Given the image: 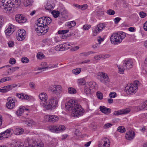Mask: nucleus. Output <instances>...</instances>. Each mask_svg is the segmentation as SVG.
<instances>
[{
  "label": "nucleus",
  "mask_w": 147,
  "mask_h": 147,
  "mask_svg": "<svg viewBox=\"0 0 147 147\" xmlns=\"http://www.w3.org/2000/svg\"><path fill=\"white\" fill-rule=\"evenodd\" d=\"M74 134L76 136H79L81 134V132L78 129H76Z\"/></svg>",
  "instance_id": "61"
},
{
  "label": "nucleus",
  "mask_w": 147,
  "mask_h": 147,
  "mask_svg": "<svg viewBox=\"0 0 147 147\" xmlns=\"http://www.w3.org/2000/svg\"><path fill=\"white\" fill-rule=\"evenodd\" d=\"M40 66V67L38 68V70H41L44 69H45V70H46V69H48V66H47V63L46 62H42L41 63Z\"/></svg>",
  "instance_id": "25"
},
{
  "label": "nucleus",
  "mask_w": 147,
  "mask_h": 147,
  "mask_svg": "<svg viewBox=\"0 0 147 147\" xmlns=\"http://www.w3.org/2000/svg\"><path fill=\"white\" fill-rule=\"evenodd\" d=\"M11 147H22V146L18 142H16L12 144L11 145Z\"/></svg>",
  "instance_id": "49"
},
{
  "label": "nucleus",
  "mask_w": 147,
  "mask_h": 147,
  "mask_svg": "<svg viewBox=\"0 0 147 147\" xmlns=\"http://www.w3.org/2000/svg\"><path fill=\"white\" fill-rule=\"evenodd\" d=\"M123 111L121 110L119 111H114L113 114L114 115L118 116L120 115L123 114Z\"/></svg>",
  "instance_id": "45"
},
{
  "label": "nucleus",
  "mask_w": 147,
  "mask_h": 147,
  "mask_svg": "<svg viewBox=\"0 0 147 147\" xmlns=\"http://www.w3.org/2000/svg\"><path fill=\"white\" fill-rule=\"evenodd\" d=\"M8 102L6 103V107L8 109H12L15 106V103L16 100L14 99L13 98L9 97L7 98Z\"/></svg>",
  "instance_id": "14"
},
{
  "label": "nucleus",
  "mask_w": 147,
  "mask_h": 147,
  "mask_svg": "<svg viewBox=\"0 0 147 147\" xmlns=\"http://www.w3.org/2000/svg\"><path fill=\"white\" fill-rule=\"evenodd\" d=\"M4 24V18L2 16L0 15V29L2 28Z\"/></svg>",
  "instance_id": "48"
},
{
  "label": "nucleus",
  "mask_w": 147,
  "mask_h": 147,
  "mask_svg": "<svg viewBox=\"0 0 147 147\" xmlns=\"http://www.w3.org/2000/svg\"><path fill=\"white\" fill-rule=\"evenodd\" d=\"M107 13L109 15H113L115 14V12L113 10L111 9H109L107 11Z\"/></svg>",
  "instance_id": "50"
},
{
  "label": "nucleus",
  "mask_w": 147,
  "mask_h": 147,
  "mask_svg": "<svg viewBox=\"0 0 147 147\" xmlns=\"http://www.w3.org/2000/svg\"><path fill=\"white\" fill-rule=\"evenodd\" d=\"M15 26L12 24H10L5 30V33L6 36L11 35L15 30Z\"/></svg>",
  "instance_id": "16"
},
{
  "label": "nucleus",
  "mask_w": 147,
  "mask_h": 147,
  "mask_svg": "<svg viewBox=\"0 0 147 147\" xmlns=\"http://www.w3.org/2000/svg\"><path fill=\"white\" fill-rule=\"evenodd\" d=\"M57 142L55 140H53L49 144L50 147H55Z\"/></svg>",
  "instance_id": "43"
},
{
  "label": "nucleus",
  "mask_w": 147,
  "mask_h": 147,
  "mask_svg": "<svg viewBox=\"0 0 147 147\" xmlns=\"http://www.w3.org/2000/svg\"><path fill=\"white\" fill-rule=\"evenodd\" d=\"M76 24V22L74 21H72L68 24V26L69 28H71L75 26Z\"/></svg>",
  "instance_id": "51"
},
{
  "label": "nucleus",
  "mask_w": 147,
  "mask_h": 147,
  "mask_svg": "<svg viewBox=\"0 0 147 147\" xmlns=\"http://www.w3.org/2000/svg\"><path fill=\"white\" fill-rule=\"evenodd\" d=\"M110 142L109 138L104 137L99 141L98 147H109Z\"/></svg>",
  "instance_id": "9"
},
{
  "label": "nucleus",
  "mask_w": 147,
  "mask_h": 147,
  "mask_svg": "<svg viewBox=\"0 0 147 147\" xmlns=\"http://www.w3.org/2000/svg\"><path fill=\"white\" fill-rule=\"evenodd\" d=\"M69 93L71 94H74L76 93V89L72 87H69L68 89Z\"/></svg>",
  "instance_id": "38"
},
{
  "label": "nucleus",
  "mask_w": 147,
  "mask_h": 147,
  "mask_svg": "<svg viewBox=\"0 0 147 147\" xmlns=\"http://www.w3.org/2000/svg\"><path fill=\"white\" fill-rule=\"evenodd\" d=\"M123 65L126 69H129L133 67V63L130 60L124 61Z\"/></svg>",
  "instance_id": "21"
},
{
  "label": "nucleus",
  "mask_w": 147,
  "mask_h": 147,
  "mask_svg": "<svg viewBox=\"0 0 147 147\" xmlns=\"http://www.w3.org/2000/svg\"><path fill=\"white\" fill-rule=\"evenodd\" d=\"M21 4L20 0H2L0 2V7L3 11L6 13L13 12V8H16Z\"/></svg>",
  "instance_id": "3"
},
{
  "label": "nucleus",
  "mask_w": 147,
  "mask_h": 147,
  "mask_svg": "<svg viewBox=\"0 0 147 147\" xmlns=\"http://www.w3.org/2000/svg\"><path fill=\"white\" fill-rule=\"evenodd\" d=\"M46 118L47 119L49 122H55L58 121L59 117L55 115H47L46 116Z\"/></svg>",
  "instance_id": "18"
},
{
  "label": "nucleus",
  "mask_w": 147,
  "mask_h": 147,
  "mask_svg": "<svg viewBox=\"0 0 147 147\" xmlns=\"http://www.w3.org/2000/svg\"><path fill=\"white\" fill-rule=\"evenodd\" d=\"M106 26V25L102 23L98 25L95 28L94 30L93 31V36H96L101 31L105 28Z\"/></svg>",
  "instance_id": "12"
},
{
  "label": "nucleus",
  "mask_w": 147,
  "mask_h": 147,
  "mask_svg": "<svg viewBox=\"0 0 147 147\" xmlns=\"http://www.w3.org/2000/svg\"><path fill=\"white\" fill-rule=\"evenodd\" d=\"M113 124L110 123H107L104 125L103 127L105 129L108 128L112 126Z\"/></svg>",
  "instance_id": "57"
},
{
  "label": "nucleus",
  "mask_w": 147,
  "mask_h": 147,
  "mask_svg": "<svg viewBox=\"0 0 147 147\" xmlns=\"http://www.w3.org/2000/svg\"><path fill=\"white\" fill-rule=\"evenodd\" d=\"M58 102V99L55 97H53L50 99L45 107L47 110L52 109H55L57 106Z\"/></svg>",
  "instance_id": "6"
},
{
  "label": "nucleus",
  "mask_w": 147,
  "mask_h": 147,
  "mask_svg": "<svg viewBox=\"0 0 147 147\" xmlns=\"http://www.w3.org/2000/svg\"><path fill=\"white\" fill-rule=\"evenodd\" d=\"M48 129L50 131L54 133H57L56 125L50 126L49 127Z\"/></svg>",
  "instance_id": "34"
},
{
  "label": "nucleus",
  "mask_w": 147,
  "mask_h": 147,
  "mask_svg": "<svg viewBox=\"0 0 147 147\" xmlns=\"http://www.w3.org/2000/svg\"><path fill=\"white\" fill-rule=\"evenodd\" d=\"M52 22L51 18L49 17H43L37 20L35 23V30L37 32L40 33L43 35L48 31V25Z\"/></svg>",
  "instance_id": "2"
},
{
  "label": "nucleus",
  "mask_w": 147,
  "mask_h": 147,
  "mask_svg": "<svg viewBox=\"0 0 147 147\" xmlns=\"http://www.w3.org/2000/svg\"><path fill=\"white\" fill-rule=\"evenodd\" d=\"M117 130L121 133H123L125 131V128L123 126H122L119 127H118Z\"/></svg>",
  "instance_id": "42"
},
{
  "label": "nucleus",
  "mask_w": 147,
  "mask_h": 147,
  "mask_svg": "<svg viewBox=\"0 0 147 147\" xmlns=\"http://www.w3.org/2000/svg\"><path fill=\"white\" fill-rule=\"evenodd\" d=\"M11 132V129H7L3 132H2L4 138H7L10 136V133Z\"/></svg>",
  "instance_id": "27"
},
{
  "label": "nucleus",
  "mask_w": 147,
  "mask_h": 147,
  "mask_svg": "<svg viewBox=\"0 0 147 147\" xmlns=\"http://www.w3.org/2000/svg\"><path fill=\"white\" fill-rule=\"evenodd\" d=\"M97 78L100 81L105 84L109 82V78L107 74L102 72H99L96 73Z\"/></svg>",
  "instance_id": "8"
},
{
  "label": "nucleus",
  "mask_w": 147,
  "mask_h": 147,
  "mask_svg": "<svg viewBox=\"0 0 147 147\" xmlns=\"http://www.w3.org/2000/svg\"><path fill=\"white\" fill-rule=\"evenodd\" d=\"M144 106V104H140L139 106L136 107L135 109L137 111H139L142 110L143 109H145V106Z\"/></svg>",
  "instance_id": "40"
},
{
  "label": "nucleus",
  "mask_w": 147,
  "mask_h": 147,
  "mask_svg": "<svg viewBox=\"0 0 147 147\" xmlns=\"http://www.w3.org/2000/svg\"><path fill=\"white\" fill-rule=\"evenodd\" d=\"M16 63V61L15 59L14 58H10L9 61V63L11 65H13L15 64Z\"/></svg>",
  "instance_id": "52"
},
{
  "label": "nucleus",
  "mask_w": 147,
  "mask_h": 147,
  "mask_svg": "<svg viewBox=\"0 0 147 147\" xmlns=\"http://www.w3.org/2000/svg\"><path fill=\"white\" fill-rule=\"evenodd\" d=\"M140 118L142 121H147V113H143L140 115Z\"/></svg>",
  "instance_id": "32"
},
{
  "label": "nucleus",
  "mask_w": 147,
  "mask_h": 147,
  "mask_svg": "<svg viewBox=\"0 0 147 147\" xmlns=\"http://www.w3.org/2000/svg\"><path fill=\"white\" fill-rule=\"evenodd\" d=\"M96 96L99 99H102L103 97L102 94L100 92H97L96 93Z\"/></svg>",
  "instance_id": "47"
},
{
  "label": "nucleus",
  "mask_w": 147,
  "mask_h": 147,
  "mask_svg": "<svg viewBox=\"0 0 147 147\" xmlns=\"http://www.w3.org/2000/svg\"><path fill=\"white\" fill-rule=\"evenodd\" d=\"M119 70V73L121 74H123L124 73V71L126 69L123 65H117Z\"/></svg>",
  "instance_id": "31"
},
{
  "label": "nucleus",
  "mask_w": 147,
  "mask_h": 147,
  "mask_svg": "<svg viewBox=\"0 0 147 147\" xmlns=\"http://www.w3.org/2000/svg\"><path fill=\"white\" fill-rule=\"evenodd\" d=\"M49 90L53 93L58 95L61 93L62 88L60 85H54L50 86L49 88Z\"/></svg>",
  "instance_id": "11"
},
{
  "label": "nucleus",
  "mask_w": 147,
  "mask_h": 147,
  "mask_svg": "<svg viewBox=\"0 0 147 147\" xmlns=\"http://www.w3.org/2000/svg\"><path fill=\"white\" fill-rule=\"evenodd\" d=\"M91 26L90 25H88L87 24L84 25L83 26V28L85 30H88L89 29Z\"/></svg>",
  "instance_id": "62"
},
{
  "label": "nucleus",
  "mask_w": 147,
  "mask_h": 147,
  "mask_svg": "<svg viewBox=\"0 0 147 147\" xmlns=\"http://www.w3.org/2000/svg\"><path fill=\"white\" fill-rule=\"evenodd\" d=\"M24 107L23 106H20L16 112V114L18 116L21 115L24 111Z\"/></svg>",
  "instance_id": "28"
},
{
  "label": "nucleus",
  "mask_w": 147,
  "mask_h": 147,
  "mask_svg": "<svg viewBox=\"0 0 147 147\" xmlns=\"http://www.w3.org/2000/svg\"><path fill=\"white\" fill-rule=\"evenodd\" d=\"M39 97L41 101V105L44 107L47 103V94L45 93H42L39 94Z\"/></svg>",
  "instance_id": "13"
},
{
  "label": "nucleus",
  "mask_w": 147,
  "mask_h": 147,
  "mask_svg": "<svg viewBox=\"0 0 147 147\" xmlns=\"http://www.w3.org/2000/svg\"><path fill=\"white\" fill-rule=\"evenodd\" d=\"M70 45L67 43H64L62 45H59L56 46L55 47V49L57 51H61L67 50L69 48Z\"/></svg>",
  "instance_id": "15"
},
{
  "label": "nucleus",
  "mask_w": 147,
  "mask_h": 147,
  "mask_svg": "<svg viewBox=\"0 0 147 147\" xmlns=\"http://www.w3.org/2000/svg\"><path fill=\"white\" fill-rule=\"evenodd\" d=\"M135 136V132L131 130L126 132L125 137L127 140H131L134 138Z\"/></svg>",
  "instance_id": "20"
},
{
  "label": "nucleus",
  "mask_w": 147,
  "mask_h": 147,
  "mask_svg": "<svg viewBox=\"0 0 147 147\" xmlns=\"http://www.w3.org/2000/svg\"><path fill=\"white\" fill-rule=\"evenodd\" d=\"M81 71L80 68H78L73 69L72 70V72L75 75H78L80 73Z\"/></svg>",
  "instance_id": "44"
},
{
  "label": "nucleus",
  "mask_w": 147,
  "mask_h": 147,
  "mask_svg": "<svg viewBox=\"0 0 147 147\" xmlns=\"http://www.w3.org/2000/svg\"><path fill=\"white\" fill-rule=\"evenodd\" d=\"M58 67V64H53L52 65H49L48 67V69H52L54 68L57 67Z\"/></svg>",
  "instance_id": "58"
},
{
  "label": "nucleus",
  "mask_w": 147,
  "mask_h": 147,
  "mask_svg": "<svg viewBox=\"0 0 147 147\" xmlns=\"http://www.w3.org/2000/svg\"><path fill=\"white\" fill-rule=\"evenodd\" d=\"M24 130L22 128H16L15 130V134L16 135L22 134Z\"/></svg>",
  "instance_id": "33"
},
{
  "label": "nucleus",
  "mask_w": 147,
  "mask_h": 147,
  "mask_svg": "<svg viewBox=\"0 0 147 147\" xmlns=\"http://www.w3.org/2000/svg\"><path fill=\"white\" fill-rule=\"evenodd\" d=\"M122 110L123 111V114H127L130 111V109L129 108H126Z\"/></svg>",
  "instance_id": "59"
},
{
  "label": "nucleus",
  "mask_w": 147,
  "mask_h": 147,
  "mask_svg": "<svg viewBox=\"0 0 147 147\" xmlns=\"http://www.w3.org/2000/svg\"><path fill=\"white\" fill-rule=\"evenodd\" d=\"M86 81L84 78H81L77 80V82L79 85H85Z\"/></svg>",
  "instance_id": "29"
},
{
  "label": "nucleus",
  "mask_w": 147,
  "mask_h": 147,
  "mask_svg": "<svg viewBox=\"0 0 147 147\" xmlns=\"http://www.w3.org/2000/svg\"><path fill=\"white\" fill-rule=\"evenodd\" d=\"M143 28L145 31H147V21L144 23Z\"/></svg>",
  "instance_id": "64"
},
{
  "label": "nucleus",
  "mask_w": 147,
  "mask_h": 147,
  "mask_svg": "<svg viewBox=\"0 0 147 147\" xmlns=\"http://www.w3.org/2000/svg\"><path fill=\"white\" fill-rule=\"evenodd\" d=\"M16 96L22 100H27L29 98V97L28 95L25 94L24 93L17 94Z\"/></svg>",
  "instance_id": "24"
},
{
  "label": "nucleus",
  "mask_w": 147,
  "mask_h": 147,
  "mask_svg": "<svg viewBox=\"0 0 147 147\" xmlns=\"http://www.w3.org/2000/svg\"><path fill=\"white\" fill-rule=\"evenodd\" d=\"M42 42L47 45H50L52 44L53 42L51 39H45L42 40Z\"/></svg>",
  "instance_id": "37"
},
{
  "label": "nucleus",
  "mask_w": 147,
  "mask_h": 147,
  "mask_svg": "<svg viewBox=\"0 0 147 147\" xmlns=\"http://www.w3.org/2000/svg\"><path fill=\"white\" fill-rule=\"evenodd\" d=\"M90 86L88 82H87L84 85V92L86 94H89L90 93L91 89Z\"/></svg>",
  "instance_id": "23"
},
{
  "label": "nucleus",
  "mask_w": 147,
  "mask_h": 147,
  "mask_svg": "<svg viewBox=\"0 0 147 147\" xmlns=\"http://www.w3.org/2000/svg\"><path fill=\"white\" fill-rule=\"evenodd\" d=\"M30 4L31 2L29 0H25L24 2V6L26 7L29 5Z\"/></svg>",
  "instance_id": "55"
},
{
  "label": "nucleus",
  "mask_w": 147,
  "mask_h": 147,
  "mask_svg": "<svg viewBox=\"0 0 147 147\" xmlns=\"http://www.w3.org/2000/svg\"><path fill=\"white\" fill-rule=\"evenodd\" d=\"M66 109L70 111L72 116L78 117L83 115L84 109L74 100L70 99L65 104Z\"/></svg>",
  "instance_id": "1"
},
{
  "label": "nucleus",
  "mask_w": 147,
  "mask_h": 147,
  "mask_svg": "<svg viewBox=\"0 0 147 147\" xmlns=\"http://www.w3.org/2000/svg\"><path fill=\"white\" fill-rule=\"evenodd\" d=\"M29 86L32 89H34L35 88V84L33 82H30L29 83Z\"/></svg>",
  "instance_id": "60"
},
{
  "label": "nucleus",
  "mask_w": 147,
  "mask_h": 147,
  "mask_svg": "<svg viewBox=\"0 0 147 147\" xmlns=\"http://www.w3.org/2000/svg\"><path fill=\"white\" fill-rule=\"evenodd\" d=\"M140 85V83L139 81H134L131 84L126 86L124 91L128 94H134L136 92Z\"/></svg>",
  "instance_id": "5"
},
{
  "label": "nucleus",
  "mask_w": 147,
  "mask_h": 147,
  "mask_svg": "<svg viewBox=\"0 0 147 147\" xmlns=\"http://www.w3.org/2000/svg\"><path fill=\"white\" fill-rule=\"evenodd\" d=\"M100 111L105 114H109L111 112V110L109 108L106 107L104 106H101L100 107Z\"/></svg>",
  "instance_id": "22"
},
{
  "label": "nucleus",
  "mask_w": 147,
  "mask_h": 147,
  "mask_svg": "<svg viewBox=\"0 0 147 147\" xmlns=\"http://www.w3.org/2000/svg\"><path fill=\"white\" fill-rule=\"evenodd\" d=\"M95 53V52H93L92 51H88L87 52H83L80 53V55L82 56L86 57L88 55L93 53Z\"/></svg>",
  "instance_id": "36"
},
{
  "label": "nucleus",
  "mask_w": 147,
  "mask_h": 147,
  "mask_svg": "<svg viewBox=\"0 0 147 147\" xmlns=\"http://www.w3.org/2000/svg\"><path fill=\"white\" fill-rule=\"evenodd\" d=\"M24 122L26 125H28L29 126H30L34 125V122L33 120L30 119H27L24 120Z\"/></svg>",
  "instance_id": "30"
},
{
  "label": "nucleus",
  "mask_w": 147,
  "mask_h": 147,
  "mask_svg": "<svg viewBox=\"0 0 147 147\" xmlns=\"http://www.w3.org/2000/svg\"><path fill=\"white\" fill-rule=\"evenodd\" d=\"M45 8L46 10L50 11L53 8V7L49 3H47L45 6Z\"/></svg>",
  "instance_id": "39"
},
{
  "label": "nucleus",
  "mask_w": 147,
  "mask_h": 147,
  "mask_svg": "<svg viewBox=\"0 0 147 147\" xmlns=\"http://www.w3.org/2000/svg\"><path fill=\"white\" fill-rule=\"evenodd\" d=\"M57 133H59L60 132L63 131L65 129V127L62 125H56Z\"/></svg>",
  "instance_id": "26"
},
{
  "label": "nucleus",
  "mask_w": 147,
  "mask_h": 147,
  "mask_svg": "<svg viewBox=\"0 0 147 147\" xmlns=\"http://www.w3.org/2000/svg\"><path fill=\"white\" fill-rule=\"evenodd\" d=\"M52 13L54 18H57L59 15V11H52Z\"/></svg>",
  "instance_id": "46"
},
{
  "label": "nucleus",
  "mask_w": 147,
  "mask_h": 147,
  "mask_svg": "<svg viewBox=\"0 0 147 147\" xmlns=\"http://www.w3.org/2000/svg\"><path fill=\"white\" fill-rule=\"evenodd\" d=\"M126 36L125 33L118 32L113 33L110 37V40L114 45H117L121 43Z\"/></svg>",
  "instance_id": "4"
},
{
  "label": "nucleus",
  "mask_w": 147,
  "mask_h": 147,
  "mask_svg": "<svg viewBox=\"0 0 147 147\" xmlns=\"http://www.w3.org/2000/svg\"><path fill=\"white\" fill-rule=\"evenodd\" d=\"M15 19L16 22L20 23H24L27 21V20L25 17H23L22 15L20 14L16 15Z\"/></svg>",
  "instance_id": "19"
},
{
  "label": "nucleus",
  "mask_w": 147,
  "mask_h": 147,
  "mask_svg": "<svg viewBox=\"0 0 147 147\" xmlns=\"http://www.w3.org/2000/svg\"><path fill=\"white\" fill-rule=\"evenodd\" d=\"M25 147H43L42 142L38 143L34 141L33 139L28 138L25 141Z\"/></svg>",
  "instance_id": "7"
},
{
  "label": "nucleus",
  "mask_w": 147,
  "mask_h": 147,
  "mask_svg": "<svg viewBox=\"0 0 147 147\" xmlns=\"http://www.w3.org/2000/svg\"><path fill=\"white\" fill-rule=\"evenodd\" d=\"M116 93L115 92H111L109 94V96L111 98H114L116 96Z\"/></svg>",
  "instance_id": "53"
},
{
  "label": "nucleus",
  "mask_w": 147,
  "mask_h": 147,
  "mask_svg": "<svg viewBox=\"0 0 147 147\" xmlns=\"http://www.w3.org/2000/svg\"><path fill=\"white\" fill-rule=\"evenodd\" d=\"M21 61L23 63H26L29 62V60L26 57H24L21 59Z\"/></svg>",
  "instance_id": "54"
},
{
  "label": "nucleus",
  "mask_w": 147,
  "mask_h": 147,
  "mask_svg": "<svg viewBox=\"0 0 147 147\" xmlns=\"http://www.w3.org/2000/svg\"><path fill=\"white\" fill-rule=\"evenodd\" d=\"M17 85L13 84L11 85L4 86L2 89H0V92L6 93L11 90L13 88L17 86Z\"/></svg>",
  "instance_id": "17"
},
{
  "label": "nucleus",
  "mask_w": 147,
  "mask_h": 147,
  "mask_svg": "<svg viewBox=\"0 0 147 147\" xmlns=\"http://www.w3.org/2000/svg\"><path fill=\"white\" fill-rule=\"evenodd\" d=\"M36 57L38 59H40L45 58V56L42 53L39 52L37 54Z\"/></svg>",
  "instance_id": "41"
},
{
  "label": "nucleus",
  "mask_w": 147,
  "mask_h": 147,
  "mask_svg": "<svg viewBox=\"0 0 147 147\" xmlns=\"http://www.w3.org/2000/svg\"><path fill=\"white\" fill-rule=\"evenodd\" d=\"M90 87H91L92 88L95 89H97L98 88V86L95 82H88Z\"/></svg>",
  "instance_id": "35"
},
{
  "label": "nucleus",
  "mask_w": 147,
  "mask_h": 147,
  "mask_svg": "<svg viewBox=\"0 0 147 147\" xmlns=\"http://www.w3.org/2000/svg\"><path fill=\"white\" fill-rule=\"evenodd\" d=\"M139 15L141 18H143L147 16V14L143 11H140L139 13Z\"/></svg>",
  "instance_id": "56"
},
{
  "label": "nucleus",
  "mask_w": 147,
  "mask_h": 147,
  "mask_svg": "<svg viewBox=\"0 0 147 147\" xmlns=\"http://www.w3.org/2000/svg\"><path fill=\"white\" fill-rule=\"evenodd\" d=\"M17 39L19 41H22L24 40L26 36V32L25 30L23 29L19 30L17 32L16 34Z\"/></svg>",
  "instance_id": "10"
},
{
  "label": "nucleus",
  "mask_w": 147,
  "mask_h": 147,
  "mask_svg": "<svg viewBox=\"0 0 147 147\" xmlns=\"http://www.w3.org/2000/svg\"><path fill=\"white\" fill-rule=\"evenodd\" d=\"M8 44L9 47H13L14 44L13 42L12 41H9Z\"/></svg>",
  "instance_id": "63"
}]
</instances>
